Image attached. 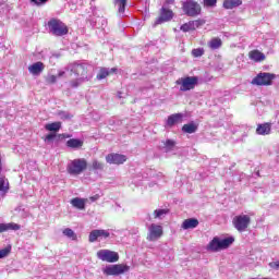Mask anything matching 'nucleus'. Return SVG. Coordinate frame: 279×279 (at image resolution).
Returning <instances> with one entry per match:
<instances>
[{"instance_id":"0eeeda50","label":"nucleus","mask_w":279,"mask_h":279,"mask_svg":"<svg viewBox=\"0 0 279 279\" xmlns=\"http://www.w3.org/2000/svg\"><path fill=\"white\" fill-rule=\"evenodd\" d=\"M128 271H130V266L125 264L109 265L102 269L105 276H121V274H125Z\"/></svg>"},{"instance_id":"6e6552de","label":"nucleus","mask_w":279,"mask_h":279,"mask_svg":"<svg viewBox=\"0 0 279 279\" xmlns=\"http://www.w3.org/2000/svg\"><path fill=\"white\" fill-rule=\"evenodd\" d=\"M252 222V218L247 215H240L233 218V226L238 232H245Z\"/></svg>"},{"instance_id":"f8f14e48","label":"nucleus","mask_w":279,"mask_h":279,"mask_svg":"<svg viewBox=\"0 0 279 279\" xmlns=\"http://www.w3.org/2000/svg\"><path fill=\"white\" fill-rule=\"evenodd\" d=\"M173 19V11L162 8L160 12V16L155 21L154 26L160 25L162 23H167Z\"/></svg>"},{"instance_id":"412c9836","label":"nucleus","mask_w":279,"mask_h":279,"mask_svg":"<svg viewBox=\"0 0 279 279\" xmlns=\"http://www.w3.org/2000/svg\"><path fill=\"white\" fill-rule=\"evenodd\" d=\"M248 58L254 62H263V60H265V53L260 52L259 50H253L248 53Z\"/></svg>"},{"instance_id":"c85d7f7f","label":"nucleus","mask_w":279,"mask_h":279,"mask_svg":"<svg viewBox=\"0 0 279 279\" xmlns=\"http://www.w3.org/2000/svg\"><path fill=\"white\" fill-rule=\"evenodd\" d=\"M208 47L209 49L216 50V49H220L221 45H223V43L221 41V38H213L211 40L208 41Z\"/></svg>"},{"instance_id":"aec40b11","label":"nucleus","mask_w":279,"mask_h":279,"mask_svg":"<svg viewBox=\"0 0 279 279\" xmlns=\"http://www.w3.org/2000/svg\"><path fill=\"white\" fill-rule=\"evenodd\" d=\"M207 250L209 252H219V250H221V242H220V239L219 238H214L208 246H207Z\"/></svg>"},{"instance_id":"bb28decb","label":"nucleus","mask_w":279,"mask_h":279,"mask_svg":"<svg viewBox=\"0 0 279 279\" xmlns=\"http://www.w3.org/2000/svg\"><path fill=\"white\" fill-rule=\"evenodd\" d=\"M61 128L62 122H52L45 125V130H47V132H60Z\"/></svg>"},{"instance_id":"b1692460","label":"nucleus","mask_w":279,"mask_h":279,"mask_svg":"<svg viewBox=\"0 0 279 279\" xmlns=\"http://www.w3.org/2000/svg\"><path fill=\"white\" fill-rule=\"evenodd\" d=\"M10 191V183L8 182V179L4 177H0V195H5Z\"/></svg>"},{"instance_id":"4be33fe9","label":"nucleus","mask_w":279,"mask_h":279,"mask_svg":"<svg viewBox=\"0 0 279 279\" xmlns=\"http://www.w3.org/2000/svg\"><path fill=\"white\" fill-rule=\"evenodd\" d=\"M117 71V68L108 69V68H101L97 74V80H106L110 73H114Z\"/></svg>"},{"instance_id":"a878e982","label":"nucleus","mask_w":279,"mask_h":279,"mask_svg":"<svg viewBox=\"0 0 279 279\" xmlns=\"http://www.w3.org/2000/svg\"><path fill=\"white\" fill-rule=\"evenodd\" d=\"M64 75H66V72L60 70V71L58 72V75H57V76H56V75H52V74L48 75L47 78H46V82H47L48 84H56V82H58V77H64Z\"/></svg>"},{"instance_id":"c9c22d12","label":"nucleus","mask_w":279,"mask_h":279,"mask_svg":"<svg viewBox=\"0 0 279 279\" xmlns=\"http://www.w3.org/2000/svg\"><path fill=\"white\" fill-rule=\"evenodd\" d=\"M203 54H204V48H196L192 50V56L194 58H202Z\"/></svg>"},{"instance_id":"ea45409f","label":"nucleus","mask_w":279,"mask_h":279,"mask_svg":"<svg viewBox=\"0 0 279 279\" xmlns=\"http://www.w3.org/2000/svg\"><path fill=\"white\" fill-rule=\"evenodd\" d=\"M11 250H12L11 246L1 250L0 251V258H5V256H8V254H10Z\"/></svg>"},{"instance_id":"cd10ccee","label":"nucleus","mask_w":279,"mask_h":279,"mask_svg":"<svg viewBox=\"0 0 279 279\" xmlns=\"http://www.w3.org/2000/svg\"><path fill=\"white\" fill-rule=\"evenodd\" d=\"M182 131L185 132V134H195V132H197V124L193 122L184 124Z\"/></svg>"},{"instance_id":"f03ea898","label":"nucleus","mask_w":279,"mask_h":279,"mask_svg":"<svg viewBox=\"0 0 279 279\" xmlns=\"http://www.w3.org/2000/svg\"><path fill=\"white\" fill-rule=\"evenodd\" d=\"M48 28L52 36H66V34H69V27L57 19H52L48 22Z\"/></svg>"},{"instance_id":"dca6fc26","label":"nucleus","mask_w":279,"mask_h":279,"mask_svg":"<svg viewBox=\"0 0 279 279\" xmlns=\"http://www.w3.org/2000/svg\"><path fill=\"white\" fill-rule=\"evenodd\" d=\"M256 134H259L260 136H267L268 134H271V123L258 124Z\"/></svg>"},{"instance_id":"7c9ffc66","label":"nucleus","mask_w":279,"mask_h":279,"mask_svg":"<svg viewBox=\"0 0 279 279\" xmlns=\"http://www.w3.org/2000/svg\"><path fill=\"white\" fill-rule=\"evenodd\" d=\"M233 243H234V238L229 236L220 240V247L221 250H228V247L231 246Z\"/></svg>"},{"instance_id":"473e14b6","label":"nucleus","mask_w":279,"mask_h":279,"mask_svg":"<svg viewBox=\"0 0 279 279\" xmlns=\"http://www.w3.org/2000/svg\"><path fill=\"white\" fill-rule=\"evenodd\" d=\"M175 147V141L173 140H167L165 142V151H173V148Z\"/></svg>"},{"instance_id":"4468645a","label":"nucleus","mask_w":279,"mask_h":279,"mask_svg":"<svg viewBox=\"0 0 279 279\" xmlns=\"http://www.w3.org/2000/svg\"><path fill=\"white\" fill-rule=\"evenodd\" d=\"M45 71V63L38 61L28 66V72L32 75H40Z\"/></svg>"},{"instance_id":"58836bf2","label":"nucleus","mask_w":279,"mask_h":279,"mask_svg":"<svg viewBox=\"0 0 279 279\" xmlns=\"http://www.w3.org/2000/svg\"><path fill=\"white\" fill-rule=\"evenodd\" d=\"M93 169L96 171H102L104 169V163L99 162L98 160L93 161Z\"/></svg>"},{"instance_id":"f3484780","label":"nucleus","mask_w":279,"mask_h":279,"mask_svg":"<svg viewBox=\"0 0 279 279\" xmlns=\"http://www.w3.org/2000/svg\"><path fill=\"white\" fill-rule=\"evenodd\" d=\"M13 230L14 232L21 230V225L15 222L0 223V233Z\"/></svg>"},{"instance_id":"f257e3e1","label":"nucleus","mask_w":279,"mask_h":279,"mask_svg":"<svg viewBox=\"0 0 279 279\" xmlns=\"http://www.w3.org/2000/svg\"><path fill=\"white\" fill-rule=\"evenodd\" d=\"M65 71L73 73L75 80L70 81V88H78L84 82H88V68L86 64L71 63L65 68Z\"/></svg>"},{"instance_id":"a18cd8bd","label":"nucleus","mask_w":279,"mask_h":279,"mask_svg":"<svg viewBox=\"0 0 279 279\" xmlns=\"http://www.w3.org/2000/svg\"><path fill=\"white\" fill-rule=\"evenodd\" d=\"M53 138H56V134L50 133L46 136V141H53Z\"/></svg>"},{"instance_id":"79ce46f5","label":"nucleus","mask_w":279,"mask_h":279,"mask_svg":"<svg viewBox=\"0 0 279 279\" xmlns=\"http://www.w3.org/2000/svg\"><path fill=\"white\" fill-rule=\"evenodd\" d=\"M190 22L192 23V27L194 31L197 29V27H202V25H204V24H202V22H199V20L190 21Z\"/></svg>"},{"instance_id":"4c0bfd02","label":"nucleus","mask_w":279,"mask_h":279,"mask_svg":"<svg viewBox=\"0 0 279 279\" xmlns=\"http://www.w3.org/2000/svg\"><path fill=\"white\" fill-rule=\"evenodd\" d=\"M95 25H108V20H106V17H96L95 20Z\"/></svg>"},{"instance_id":"7ed1b4c3","label":"nucleus","mask_w":279,"mask_h":279,"mask_svg":"<svg viewBox=\"0 0 279 279\" xmlns=\"http://www.w3.org/2000/svg\"><path fill=\"white\" fill-rule=\"evenodd\" d=\"M182 10L186 16H199L202 14V5L195 0L183 1Z\"/></svg>"},{"instance_id":"5701e85b","label":"nucleus","mask_w":279,"mask_h":279,"mask_svg":"<svg viewBox=\"0 0 279 279\" xmlns=\"http://www.w3.org/2000/svg\"><path fill=\"white\" fill-rule=\"evenodd\" d=\"M182 113H174L168 117L167 125L172 128V125H175V123H182Z\"/></svg>"},{"instance_id":"c03bdc74","label":"nucleus","mask_w":279,"mask_h":279,"mask_svg":"<svg viewBox=\"0 0 279 279\" xmlns=\"http://www.w3.org/2000/svg\"><path fill=\"white\" fill-rule=\"evenodd\" d=\"M32 3H35L36 5H43V3H47L48 0H31Z\"/></svg>"},{"instance_id":"ddd939ff","label":"nucleus","mask_w":279,"mask_h":279,"mask_svg":"<svg viewBox=\"0 0 279 279\" xmlns=\"http://www.w3.org/2000/svg\"><path fill=\"white\" fill-rule=\"evenodd\" d=\"M110 231L104 229H96L89 233V243H95L97 239H108Z\"/></svg>"},{"instance_id":"39448f33","label":"nucleus","mask_w":279,"mask_h":279,"mask_svg":"<svg viewBox=\"0 0 279 279\" xmlns=\"http://www.w3.org/2000/svg\"><path fill=\"white\" fill-rule=\"evenodd\" d=\"M274 80H276V74L262 72L253 78L252 84H255V86H271Z\"/></svg>"},{"instance_id":"c756f323","label":"nucleus","mask_w":279,"mask_h":279,"mask_svg":"<svg viewBox=\"0 0 279 279\" xmlns=\"http://www.w3.org/2000/svg\"><path fill=\"white\" fill-rule=\"evenodd\" d=\"M114 4L118 5L119 14H125V7L128 5V0H114Z\"/></svg>"},{"instance_id":"1a4fd4ad","label":"nucleus","mask_w":279,"mask_h":279,"mask_svg":"<svg viewBox=\"0 0 279 279\" xmlns=\"http://www.w3.org/2000/svg\"><path fill=\"white\" fill-rule=\"evenodd\" d=\"M97 258L104 263H117L119 260V253L110 250H100L97 252Z\"/></svg>"},{"instance_id":"6ab92c4d","label":"nucleus","mask_w":279,"mask_h":279,"mask_svg":"<svg viewBox=\"0 0 279 279\" xmlns=\"http://www.w3.org/2000/svg\"><path fill=\"white\" fill-rule=\"evenodd\" d=\"M242 0H225L223 1V8L225 10H234V8H239V5H242Z\"/></svg>"},{"instance_id":"393cba45","label":"nucleus","mask_w":279,"mask_h":279,"mask_svg":"<svg viewBox=\"0 0 279 279\" xmlns=\"http://www.w3.org/2000/svg\"><path fill=\"white\" fill-rule=\"evenodd\" d=\"M66 145L71 149H80L84 145V142L77 138H71L66 142Z\"/></svg>"},{"instance_id":"37998d69","label":"nucleus","mask_w":279,"mask_h":279,"mask_svg":"<svg viewBox=\"0 0 279 279\" xmlns=\"http://www.w3.org/2000/svg\"><path fill=\"white\" fill-rule=\"evenodd\" d=\"M269 267L271 269L278 270L279 269V260L269 263Z\"/></svg>"},{"instance_id":"f704fd0d","label":"nucleus","mask_w":279,"mask_h":279,"mask_svg":"<svg viewBox=\"0 0 279 279\" xmlns=\"http://www.w3.org/2000/svg\"><path fill=\"white\" fill-rule=\"evenodd\" d=\"M58 116L60 119H62V121H71V118L73 117V114L68 111H59Z\"/></svg>"},{"instance_id":"9b49d317","label":"nucleus","mask_w":279,"mask_h":279,"mask_svg":"<svg viewBox=\"0 0 279 279\" xmlns=\"http://www.w3.org/2000/svg\"><path fill=\"white\" fill-rule=\"evenodd\" d=\"M126 160L128 157L121 154L112 153L106 156V162H108V165H123Z\"/></svg>"},{"instance_id":"de8ad7c7","label":"nucleus","mask_w":279,"mask_h":279,"mask_svg":"<svg viewBox=\"0 0 279 279\" xmlns=\"http://www.w3.org/2000/svg\"><path fill=\"white\" fill-rule=\"evenodd\" d=\"M174 0H168L167 3H173Z\"/></svg>"},{"instance_id":"2f4dec72","label":"nucleus","mask_w":279,"mask_h":279,"mask_svg":"<svg viewBox=\"0 0 279 279\" xmlns=\"http://www.w3.org/2000/svg\"><path fill=\"white\" fill-rule=\"evenodd\" d=\"M63 234L64 236H66L68 239H71L72 241L77 240V234H75V231H73L71 228L64 229Z\"/></svg>"},{"instance_id":"423d86ee","label":"nucleus","mask_w":279,"mask_h":279,"mask_svg":"<svg viewBox=\"0 0 279 279\" xmlns=\"http://www.w3.org/2000/svg\"><path fill=\"white\" fill-rule=\"evenodd\" d=\"M198 82L199 78L197 76H186L179 78L177 84L180 86L182 93H186V90H193Z\"/></svg>"},{"instance_id":"49530a36","label":"nucleus","mask_w":279,"mask_h":279,"mask_svg":"<svg viewBox=\"0 0 279 279\" xmlns=\"http://www.w3.org/2000/svg\"><path fill=\"white\" fill-rule=\"evenodd\" d=\"M99 197H100L99 194H96V195L89 197V199H90V202H97V199H99Z\"/></svg>"},{"instance_id":"2eb2a0df","label":"nucleus","mask_w":279,"mask_h":279,"mask_svg":"<svg viewBox=\"0 0 279 279\" xmlns=\"http://www.w3.org/2000/svg\"><path fill=\"white\" fill-rule=\"evenodd\" d=\"M86 202H88V198L75 197L71 199L70 204L73 206V208H77L78 210H85Z\"/></svg>"},{"instance_id":"72a5a7b5","label":"nucleus","mask_w":279,"mask_h":279,"mask_svg":"<svg viewBox=\"0 0 279 279\" xmlns=\"http://www.w3.org/2000/svg\"><path fill=\"white\" fill-rule=\"evenodd\" d=\"M169 214L168 209H157L154 211L155 219H162Z\"/></svg>"},{"instance_id":"20e7f679","label":"nucleus","mask_w":279,"mask_h":279,"mask_svg":"<svg viewBox=\"0 0 279 279\" xmlns=\"http://www.w3.org/2000/svg\"><path fill=\"white\" fill-rule=\"evenodd\" d=\"M88 167V162L84 158L74 159L68 165V172L70 175H80V173H84L86 168Z\"/></svg>"},{"instance_id":"e433bc0d","label":"nucleus","mask_w":279,"mask_h":279,"mask_svg":"<svg viewBox=\"0 0 279 279\" xmlns=\"http://www.w3.org/2000/svg\"><path fill=\"white\" fill-rule=\"evenodd\" d=\"M193 24L191 22L185 23L181 26V32H193Z\"/></svg>"},{"instance_id":"a211bd4d","label":"nucleus","mask_w":279,"mask_h":279,"mask_svg":"<svg viewBox=\"0 0 279 279\" xmlns=\"http://www.w3.org/2000/svg\"><path fill=\"white\" fill-rule=\"evenodd\" d=\"M199 226V220L195 218L185 219L182 223L183 230H193Z\"/></svg>"},{"instance_id":"a19ab883","label":"nucleus","mask_w":279,"mask_h":279,"mask_svg":"<svg viewBox=\"0 0 279 279\" xmlns=\"http://www.w3.org/2000/svg\"><path fill=\"white\" fill-rule=\"evenodd\" d=\"M204 1V5H206L207 8H215V5H217V0H203Z\"/></svg>"},{"instance_id":"9d476101","label":"nucleus","mask_w":279,"mask_h":279,"mask_svg":"<svg viewBox=\"0 0 279 279\" xmlns=\"http://www.w3.org/2000/svg\"><path fill=\"white\" fill-rule=\"evenodd\" d=\"M162 226L160 225H156V223H151L148 226V233H147V241L154 242V241H158V239H160V236H162Z\"/></svg>"}]
</instances>
